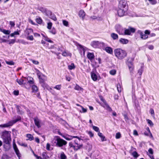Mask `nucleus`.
Listing matches in <instances>:
<instances>
[{
    "instance_id": "5",
    "label": "nucleus",
    "mask_w": 159,
    "mask_h": 159,
    "mask_svg": "<svg viewBox=\"0 0 159 159\" xmlns=\"http://www.w3.org/2000/svg\"><path fill=\"white\" fill-rule=\"evenodd\" d=\"M20 119L21 117H19L17 119L15 120L10 121L6 124L1 125L0 126H2V127H7L12 126L13 125V124L20 120Z\"/></svg>"
},
{
    "instance_id": "27",
    "label": "nucleus",
    "mask_w": 159,
    "mask_h": 159,
    "mask_svg": "<svg viewBox=\"0 0 159 159\" xmlns=\"http://www.w3.org/2000/svg\"><path fill=\"white\" fill-rule=\"evenodd\" d=\"M98 135L101 138L102 141H103L106 140V139L105 140V136L103 135L102 133L99 132L98 133Z\"/></svg>"
},
{
    "instance_id": "58",
    "label": "nucleus",
    "mask_w": 159,
    "mask_h": 159,
    "mask_svg": "<svg viewBox=\"0 0 159 159\" xmlns=\"http://www.w3.org/2000/svg\"><path fill=\"white\" fill-rule=\"evenodd\" d=\"M144 34L147 35L149 34H150V31L148 30H146L144 32Z\"/></svg>"
},
{
    "instance_id": "32",
    "label": "nucleus",
    "mask_w": 159,
    "mask_h": 159,
    "mask_svg": "<svg viewBox=\"0 0 159 159\" xmlns=\"http://www.w3.org/2000/svg\"><path fill=\"white\" fill-rule=\"evenodd\" d=\"M32 89L33 92H36L38 90V88L36 85H33L32 86Z\"/></svg>"
},
{
    "instance_id": "63",
    "label": "nucleus",
    "mask_w": 159,
    "mask_h": 159,
    "mask_svg": "<svg viewBox=\"0 0 159 159\" xmlns=\"http://www.w3.org/2000/svg\"><path fill=\"white\" fill-rule=\"evenodd\" d=\"M148 48L150 50H153L154 48V47L152 45H150L148 46Z\"/></svg>"
},
{
    "instance_id": "56",
    "label": "nucleus",
    "mask_w": 159,
    "mask_h": 159,
    "mask_svg": "<svg viewBox=\"0 0 159 159\" xmlns=\"http://www.w3.org/2000/svg\"><path fill=\"white\" fill-rule=\"evenodd\" d=\"M10 25L11 27H14L15 25V24L14 22L12 21H10Z\"/></svg>"
},
{
    "instance_id": "16",
    "label": "nucleus",
    "mask_w": 159,
    "mask_h": 159,
    "mask_svg": "<svg viewBox=\"0 0 159 159\" xmlns=\"http://www.w3.org/2000/svg\"><path fill=\"white\" fill-rule=\"evenodd\" d=\"M74 142H75V144L77 145L75 146H71V147H73L74 148V149L76 150H77L78 149L80 148L82 146V145H79L76 142V140H75L74 141Z\"/></svg>"
},
{
    "instance_id": "41",
    "label": "nucleus",
    "mask_w": 159,
    "mask_h": 159,
    "mask_svg": "<svg viewBox=\"0 0 159 159\" xmlns=\"http://www.w3.org/2000/svg\"><path fill=\"white\" fill-rule=\"evenodd\" d=\"M60 157L61 159H66V156L63 152H62L61 153Z\"/></svg>"
},
{
    "instance_id": "1",
    "label": "nucleus",
    "mask_w": 159,
    "mask_h": 159,
    "mask_svg": "<svg viewBox=\"0 0 159 159\" xmlns=\"http://www.w3.org/2000/svg\"><path fill=\"white\" fill-rule=\"evenodd\" d=\"M114 54L115 57L119 60H122L127 55L126 52L121 48H118L114 50Z\"/></svg>"
},
{
    "instance_id": "54",
    "label": "nucleus",
    "mask_w": 159,
    "mask_h": 159,
    "mask_svg": "<svg viewBox=\"0 0 159 159\" xmlns=\"http://www.w3.org/2000/svg\"><path fill=\"white\" fill-rule=\"evenodd\" d=\"M87 132L90 137H92L93 136L94 134L92 133V132L91 131H88Z\"/></svg>"
},
{
    "instance_id": "2",
    "label": "nucleus",
    "mask_w": 159,
    "mask_h": 159,
    "mask_svg": "<svg viewBox=\"0 0 159 159\" xmlns=\"http://www.w3.org/2000/svg\"><path fill=\"white\" fill-rule=\"evenodd\" d=\"M2 138L3 142L6 144H9L11 141V138L10 133L8 131H5L3 133Z\"/></svg>"
},
{
    "instance_id": "62",
    "label": "nucleus",
    "mask_w": 159,
    "mask_h": 159,
    "mask_svg": "<svg viewBox=\"0 0 159 159\" xmlns=\"http://www.w3.org/2000/svg\"><path fill=\"white\" fill-rule=\"evenodd\" d=\"M13 93L15 95H18L19 94V91H18L15 90L13 92Z\"/></svg>"
},
{
    "instance_id": "18",
    "label": "nucleus",
    "mask_w": 159,
    "mask_h": 159,
    "mask_svg": "<svg viewBox=\"0 0 159 159\" xmlns=\"http://www.w3.org/2000/svg\"><path fill=\"white\" fill-rule=\"evenodd\" d=\"M105 50L107 53L109 54H112L113 53V50L111 47H106Z\"/></svg>"
},
{
    "instance_id": "42",
    "label": "nucleus",
    "mask_w": 159,
    "mask_h": 159,
    "mask_svg": "<svg viewBox=\"0 0 159 159\" xmlns=\"http://www.w3.org/2000/svg\"><path fill=\"white\" fill-rule=\"evenodd\" d=\"M52 23H51V22L48 23V24H47V28L49 30H50L52 28Z\"/></svg>"
},
{
    "instance_id": "6",
    "label": "nucleus",
    "mask_w": 159,
    "mask_h": 159,
    "mask_svg": "<svg viewBox=\"0 0 159 159\" xmlns=\"http://www.w3.org/2000/svg\"><path fill=\"white\" fill-rule=\"evenodd\" d=\"M118 8L128 9V6L127 2L124 0H121L119 2Z\"/></svg>"
},
{
    "instance_id": "64",
    "label": "nucleus",
    "mask_w": 159,
    "mask_h": 159,
    "mask_svg": "<svg viewBox=\"0 0 159 159\" xmlns=\"http://www.w3.org/2000/svg\"><path fill=\"white\" fill-rule=\"evenodd\" d=\"M133 134L135 135H138V133L137 131L135 130H134L133 132Z\"/></svg>"
},
{
    "instance_id": "20",
    "label": "nucleus",
    "mask_w": 159,
    "mask_h": 159,
    "mask_svg": "<svg viewBox=\"0 0 159 159\" xmlns=\"http://www.w3.org/2000/svg\"><path fill=\"white\" fill-rule=\"evenodd\" d=\"M119 42L122 44H126L128 43L129 41L128 40L126 39L121 38L119 39Z\"/></svg>"
},
{
    "instance_id": "40",
    "label": "nucleus",
    "mask_w": 159,
    "mask_h": 159,
    "mask_svg": "<svg viewBox=\"0 0 159 159\" xmlns=\"http://www.w3.org/2000/svg\"><path fill=\"white\" fill-rule=\"evenodd\" d=\"M117 88L118 91L120 93L121 91V88L120 84H118L117 86Z\"/></svg>"
},
{
    "instance_id": "21",
    "label": "nucleus",
    "mask_w": 159,
    "mask_h": 159,
    "mask_svg": "<svg viewBox=\"0 0 159 159\" xmlns=\"http://www.w3.org/2000/svg\"><path fill=\"white\" fill-rule=\"evenodd\" d=\"M47 16L54 21H56L57 20V19L56 16L52 14V12L51 11L50 13L48 14V15Z\"/></svg>"
},
{
    "instance_id": "33",
    "label": "nucleus",
    "mask_w": 159,
    "mask_h": 159,
    "mask_svg": "<svg viewBox=\"0 0 159 159\" xmlns=\"http://www.w3.org/2000/svg\"><path fill=\"white\" fill-rule=\"evenodd\" d=\"M25 32L27 35H29L33 32V30L31 29H28L26 30Z\"/></svg>"
},
{
    "instance_id": "25",
    "label": "nucleus",
    "mask_w": 159,
    "mask_h": 159,
    "mask_svg": "<svg viewBox=\"0 0 159 159\" xmlns=\"http://www.w3.org/2000/svg\"><path fill=\"white\" fill-rule=\"evenodd\" d=\"M62 55L64 57L70 56L71 57V54L68 52L64 51L62 53Z\"/></svg>"
},
{
    "instance_id": "28",
    "label": "nucleus",
    "mask_w": 159,
    "mask_h": 159,
    "mask_svg": "<svg viewBox=\"0 0 159 159\" xmlns=\"http://www.w3.org/2000/svg\"><path fill=\"white\" fill-rule=\"evenodd\" d=\"M27 80L29 83L30 84H34V79L33 78L31 77H28Z\"/></svg>"
},
{
    "instance_id": "61",
    "label": "nucleus",
    "mask_w": 159,
    "mask_h": 159,
    "mask_svg": "<svg viewBox=\"0 0 159 159\" xmlns=\"http://www.w3.org/2000/svg\"><path fill=\"white\" fill-rule=\"evenodd\" d=\"M80 106L82 108V112L83 113L86 112L87 111V109H86L84 108L82 106Z\"/></svg>"
},
{
    "instance_id": "26",
    "label": "nucleus",
    "mask_w": 159,
    "mask_h": 159,
    "mask_svg": "<svg viewBox=\"0 0 159 159\" xmlns=\"http://www.w3.org/2000/svg\"><path fill=\"white\" fill-rule=\"evenodd\" d=\"M78 46H79V48H80V50H82L83 51V53L84 54L85 53V51L86 50V49H87L85 47L83 46H82V45L80 44H78Z\"/></svg>"
},
{
    "instance_id": "29",
    "label": "nucleus",
    "mask_w": 159,
    "mask_h": 159,
    "mask_svg": "<svg viewBox=\"0 0 159 159\" xmlns=\"http://www.w3.org/2000/svg\"><path fill=\"white\" fill-rule=\"evenodd\" d=\"M36 21L39 24H42L43 20L40 17H38L36 19Z\"/></svg>"
},
{
    "instance_id": "59",
    "label": "nucleus",
    "mask_w": 159,
    "mask_h": 159,
    "mask_svg": "<svg viewBox=\"0 0 159 159\" xmlns=\"http://www.w3.org/2000/svg\"><path fill=\"white\" fill-rule=\"evenodd\" d=\"M50 144L49 143H47L46 145V149L48 150H50Z\"/></svg>"
},
{
    "instance_id": "48",
    "label": "nucleus",
    "mask_w": 159,
    "mask_h": 159,
    "mask_svg": "<svg viewBox=\"0 0 159 159\" xmlns=\"http://www.w3.org/2000/svg\"><path fill=\"white\" fill-rule=\"evenodd\" d=\"M116 71L115 70H113L110 71V73L112 75H115L116 73Z\"/></svg>"
},
{
    "instance_id": "55",
    "label": "nucleus",
    "mask_w": 159,
    "mask_h": 159,
    "mask_svg": "<svg viewBox=\"0 0 159 159\" xmlns=\"http://www.w3.org/2000/svg\"><path fill=\"white\" fill-rule=\"evenodd\" d=\"M15 39H11L9 41V44H13L15 43Z\"/></svg>"
},
{
    "instance_id": "47",
    "label": "nucleus",
    "mask_w": 159,
    "mask_h": 159,
    "mask_svg": "<svg viewBox=\"0 0 159 159\" xmlns=\"http://www.w3.org/2000/svg\"><path fill=\"white\" fill-rule=\"evenodd\" d=\"M93 128L95 131L97 132H99V129L98 127L95 126H93Z\"/></svg>"
},
{
    "instance_id": "49",
    "label": "nucleus",
    "mask_w": 159,
    "mask_h": 159,
    "mask_svg": "<svg viewBox=\"0 0 159 159\" xmlns=\"http://www.w3.org/2000/svg\"><path fill=\"white\" fill-rule=\"evenodd\" d=\"M54 88L58 90H60L61 88V85H57L55 87H54Z\"/></svg>"
},
{
    "instance_id": "35",
    "label": "nucleus",
    "mask_w": 159,
    "mask_h": 159,
    "mask_svg": "<svg viewBox=\"0 0 159 159\" xmlns=\"http://www.w3.org/2000/svg\"><path fill=\"white\" fill-rule=\"evenodd\" d=\"M5 62L7 64L10 65H13L15 64L14 62L12 61H6Z\"/></svg>"
},
{
    "instance_id": "46",
    "label": "nucleus",
    "mask_w": 159,
    "mask_h": 159,
    "mask_svg": "<svg viewBox=\"0 0 159 159\" xmlns=\"http://www.w3.org/2000/svg\"><path fill=\"white\" fill-rule=\"evenodd\" d=\"M50 32L53 34H55L56 33V31L54 28H52Z\"/></svg>"
},
{
    "instance_id": "44",
    "label": "nucleus",
    "mask_w": 159,
    "mask_h": 159,
    "mask_svg": "<svg viewBox=\"0 0 159 159\" xmlns=\"http://www.w3.org/2000/svg\"><path fill=\"white\" fill-rule=\"evenodd\" d=\"M75 89L77 90H83L82 88L77 85H76L75 87Z\"/></svg>"
},
{
    "instance_id": "50",
    "label": "nucleus",
    "mask_w": 159,
    "mask_h": 159,
    "mask_svg": "<svg viewBox=\"0 0 159 159\" xmlns=\"http://www.w3.org/2000/svg\"><path fill=\"white\" fill-rule=\"evenodd\" d=\"M152 5H154L157 3V1L156 0H148Z\"/></svg>"
},
{
    "instance_id": "43",
    "label": "nucleus",
    "mask_w": 159,
    "mask_h": 159,
    "mask_svg": "<svg viewBox=\"0 0 159 159\" xmlns=\"http://www.w3.org/2000/svg\"><path fill=\"white\" fill-rule=\"evenodd\" d=\"M147 121L148 122V124L150 126L152 127L153 126V124L151 120L149 119H147Z\"/></svg>"
},
{
    "instance_id": "53",
    "label": "nucleus",
    "mask_w": 159,
    "mask_h": 159,
    "mask_svg": "<svg viewBox=\"0 0 159 159\" xmlns=\"http://www.w3.org/2000/svg\"><path fill=\"white\" fill-rule=\"evenodd\" d=\"M45 40L46 41L51 43H53V41L50 40L49 38L48 37H45Z\"/></svg>"
},
{
    "instance_id": "31",
    "label": "nucleus",
    "mask_w": 159,
    "mask_h": 159,
    "mask_svg": "<svg viewBox=\"0 0 159 159\" xmlns=\"http://www.w3.org/2000/svg\"><path fill=\"white\" fill-rule=\"evenodd\" d=\"M68 69L70 70L74 69L75 68V66L74 64L73 63L71 64L70 65L68 66Z\"/></svg>"
},
{
    "instance_id": "14",
    "label": "nucleus",
    "mask_w": 159,
    "mask_h": 159,
    "mask_svg": "<svg viewBox=\"0 0 159 159\" xmlns=\"http://www.w3.org/2000/svg\"><path fill=\"white\" fill-rule=\"evenodd\" d=\"M138 33L139 34L140 38L141 39L145 40L146 39L148 38V35L144 34L141 31H139Z\"/></svg>"
},
{
    "instance_id": "60",
    "label": "nucleus",
    "mask_w": 159,
    "mask_h": 159,
    "mask_svg": "<svg viewBox=\"0 0 159 159\" xmlns=\"http://www.w3.org/2000/svg\"><path fill=\"white\" fill-rule=\"evenodd\" d=\"M148 151L150 154H153V150L152 148H149V149H148Z\"/></svg>"
},
{
    "instance_id": "7",
    "label": "nucleus",
    "mask_w": 159,
    "mask_h": 159,
    "mask_svg": "<svg viewBox=\"0 0 159 159\" xmlns=\"http://www.w3.org/2000/svg\"><path fill=\"white\" fill-rule=\"evenodd\" d=\"M91 45L94 48H99L101 46H104V43L98 41H93L90 43Z\"/></svg>"
},
{
    "instance_id": "17",
    "label": "nucleus",
    "mask_w": 159,
    "mask_h": 159,
    "mask_svg": "<svg viewBox=\"0 0 159 159\" xmlns=\"http://www.w3.org/2000/svg\"><path fill=\"white\" fill-rule=\"evenodd\" d=\"M91 77L92 79L94 81H96L98 79V76L94 71H93L91 72Z\"/></svg>"
},
{
    "instance_id": "36",
    "label": "nucleus",
    "mask_w": 159,
    "mask_h": 159,
    "mask_svg": "<svg viewBox=\"0 0 159 159\" xmlns=\"http://www.w3.org/2000/svg\"><path fill=\"white\" fill-rule=\"evenodd\" d=\"M62 137L65 139L66 140H69L71 139L72 138H78L79 139V137L77 136H71V138H69L68 137H66L65 136H63Z\"/></svg>"
},
{
    "instance_id": "12",
    "label": "nucleus",
    "mask_w": 159,
    "mask_h": 159,
    "mask_svg": "<svg viewBox=\"0 0 159 159\" xmlns=\"http://www.w3.org/2000/svg\"><path fill=\"white\" fill-rule=\"evenodd\" d=\"M13 147L14 149L15 152H16V154L17 155V156L18 157L19 159H20V154L19 152V150L18 149L15 143H13Z\"/></svg>"
},
{
    "instance_id": "52",
    "label": "nucleus",
    "mask_w": 159,
    "mask_h": 159,
    "mask_svg": "<svg viewBox=\"0 0 159 159\" xmlns=\"http://www.w3.org/2000/svg\"><path fill=\"white\" fill-rule=\"evenodd\" d=\"M27 39L28 40L32 41L34 39V38L32 35L28 36L27 38Z\"/></svg>"
},
{
    "instance_id": "45",
    "label": "nucleus",
    "mask_w": 159,
    "mask_h": 159,
    "mask_svg": "<svg viewBox=\"0 0 159 159\" xmlns=\"http://www.w3.org/2000/svg\"><path fill=\"white\" fill-rule=\"evenodd\" d=\"M121 134L120 132H118L116 134V139H119L121 137Z\"/></svg>"
},
{
    "instance_id": "3",
    "label": "nucleus",
    "mask_w": 159,
    "mask_h": 159,
    "mask_svg": "<svg viewBox=\"0 0 159 159\" xmlns=\"http://www.w3.org/2000/svg\"><path fill=\"white\" fill-rule=\"evenodd\" d=\"M134 59L133 57H129L128 59L126 62V64L128 66L129 70L131 73H133L134 68V66L133 63Z\"/></svg>"
},
{
    "instance_id": "15",
    "label": "nucleus",
    "mask_w": 159,
    "mask_h": 159,
    "mask_svg": "<svg viewBox=\"0 0 159 159\" xmlns=\"http://www.w3.org/2000/svg\"><path fill=\"white\" fill-rule=\"evenodd\" d=\"M79 15L80 17L82 18L83 20L84 19L85 17V13L83 10H80L79 12Z\"/></svg>"
},
{
    "instance_id": "10",
    "label": "nucleus",
    "mask_w": 159,
    "mask_h": 159,
    "mask_svg": "<svg viewBox=\"0 0 159 159\" xmlns=\"http://www.w3.org/2000/svg\"><path fill=\"white\" fill-rule=\"evenodd\" d=\"M128 9H122L121 8H118V14L119 16H124L125 12L127 11Z\"/></svg>"
},
{
    "instance_id": "37",
    "label": "nucleus",
    "mask_w": 159,
    "mask_h": 159,
    "mask_svg": "<svg viewBox=\"0 0 159 159\" xmlns=\"http://www.w3.org/2000/svg\"><path fill=\"white\" fill-rule=\"evenodd\" d=\"M132 155L135 158H137V157L139 156L138 153L135 151L133 152L132 153Z\"/></svg>"
},
{
    "instance_id": "34",
    "label": "nucleus",
    "mask_w": 159,
    "mask_h": 159,
    "mask_svg": "<svg viewBox=\"0 0 159 159\" xmlns=\"http://www.w3.org/2000/svg\"><path fill=\"white\" fill-rule=\"evenodd\" d=\"M143 66H141V68L138 71V73L139 74V75H141L143 71Z\"/></svg>"
},
{
    "instance_id": "51",
    "label": "nucleus",
    "mask_w": 159,
    "mask_h": 159,
    "mask_svg": "<svg viewBox=\"0 0 159 159\" xmlns=\"http://www.w3.org/2000/svg\"><path fill=\"white\" fill-rule=\"evenodd\" d=\"M63 24L65 26H67L68 25V22L66 21V20H63Z\"/></svg>"
},
{
    "instance_id": "11",
    "label": "nucleus",
    "mask_w": 159,
    "mask_h": 159,
    "mask_svg": "<svg viewBox=\"0 0 159 159\" xmlns=\"http://www.w3.org/2000/svg\"><path fill=\"white\" fill-rule=\"evenodd\" d=\"M39 10L43 13H45L47 15H48V14L50 13V11L47 10L45 8L40 7L39 8Z\"/></svg>"
},
{
    "instance_id": "22",
    "label": "nucleus",
    "mask_w": 159,
    "mask_h": 159,
    "mask_svg": "<svg viewBox=\"0 0 159 159\" xmlns=\"http://www.w3.org/2000/svg\"><path fill=\"white\" fill-rule=\"evenodd\" d=\"M0 31L3 32L4 34L6 35H9L11 33V31L7 30L4 29H2L0 28Z\"/></svg>"
},
{
    "instance_id": "39",
    "label": "nucleus",
    "mask_w": 159,
    "mask_h": 159,
    "mask_svg": "<svg viewBox=\"0 0 159 159\" xmlns=\"http://www.w3.org/2000/svg\"><path fill=\"white\" fill-rule=\"evenodd\" d=\"M20 107H19L18 106H16V108H17V112L20 114H23L24 113V112L23 111H20Z\"/></svg>"
},
{
    "instance_id": "4",
    "label": "nucleus",
    "mask_w": 159,
    "mask_h": 159,
    "mask_svg": "<svg viewBox=\"0 0 159 159\" xmlns=\"http://www.w3.org/2000/svg\"><path fill=\"white\" fill-rule=\"evenodd\" d=\"M55 142L56 141V145L57 147H61L64 145H66L67 142L65 140L58 137L57 139H55Z\"/></svg>"
},
{
    "instance_id": "19",
    "label": "nucleus",
    "mask_w": 159,
    "mask_h": 159,
    "mask_svg": "<svg viewBox=\"0 0 159 159\" xmlns=\"http://www.w3.org/2000/svg\"><path fill=\"white\" fill-rule=\"evenodd\" d=\"M111 37L114 40H116L118 39V36L117 34L114 33H112L111 34Z\"/></svg>"
},
{
    "instance_id": "9",
    "label": "nucleus",
    "mask_w": 159,
    "mask_h": 159,
    "mask_svg": "<svg viewBox=\"0 0 159 159\" xmlns=\"http://www.w3.org/2000/svg\"><path fill=\"white\" fill-rule=\"evenodd\" d=\"M135 31V29L132 27H129L128 29H125L124 33L125 35H130L131 33H134Z\"/></svg>"
},
{
    "instance_id": "8",
    "label": "nucleus",
    "mask_w": 159,
    "mask_h": 159,
    "mask_svg": "<svg viewBox=\"0 0 159 159\" xmlns=\"http://www.w3.org/2000/svg\"><path fill=\"white\" fill-rule=\"evenodd\" d=\"M100 99L101 101H102L104 103L103 105H102V106L104 107L107 110L109 111H112V110L111 108L109 107L108 105L106 103V101L103 99L102 96L100 97Z\"/></svg>"
},
{
    "instance_id": "24",
    "label": "nucleus",
    "mask_w": 159,
    "mask_h": 159,
    "mask_svg": "<svg viewBox=\"0 0 159 159\" xmlns=\"http://www.w3.org/2000/svg\"><path fill=\"white\" fill-rule=\"evenodd\" d=\"M16 81L20 84L22 85L25 83L26 81L22 79H20L19 80L17 79L16 80Z\"/></svg>"
},
{
    "instance_id": "38",
    "label": "nucleus",
    "mask_w": 159,
    "mask_h": 159,
    "mask_svg": "<svg viewBox=\"0 0 159 159\" xmlns=\"http://www.w3.org/2000/svg\"><path fill=\"white\" fill-rule=\"evenodd\" d=\"M20 33L18 31H14L13 33H12L10 34V36L11 37H14L15 35H19Z\"/></svg>"
},
{
    "instance_id": "13",
    "label": "nucleus",
    "mask_w": 159,
    "mask_h": 159,
    "mask_svg": "<svg viewBox=\"0 0 159 159\" xmlns=\"http://www.w3.org/2000/svg\"><path fill=\"white\" fill-rule=\"evenodd\" d=\"M34 121L35 125L38 127V128H40L41 127V126L40 125L41 121L37 117H35L34 118Z\"/></svg>"
},
{
    "instance_id": "23",
    "label": "nucleus",
    "mask_w": 159,
    "mask_h": 159,
    "mask_svg": "<svg viewBox=\"0 0 159 159\" xmlns=\"http://www.w3.org/2000/svg\"><path fill=\"white\" fill-rule=\"evenodd\" d=\"M87 56L88 58L90 60H91L93 59L94 57V56L93 53H90V52H88V53Z\"/></svg>"
},
{
    "instance_id": "57",
    "label": "nucleus",
    "mask_w": 159,
    "mask_h": 159,
    "mask_svg": "<svg viewBox=\"0 0 159 159\" xmlns=\"http://www.w3.org/2000/svg\"><path fill=\"white\" fill-rule=\"evenodd\" d=\"M32 63L35 65H38L39 63V62L37 61L34 60H32Z\"/></svg>"
},
{
    "instance_id": "30",
    "label": "nucleus",
    "mask_w": 159,
    "mask_h": 159,
    "mask_svg": "<svg viewBox=\"0 0 159 159\" xmlns=\"http://www.w3.org/2000/svg\"><path fill=\"white\" fill-rule=\"evenodd\" d=\"M26 137L28 138V140L31 141L34 139L33 136L30 134H28L26 135Z\"/></svg>"
}]
</instances>
